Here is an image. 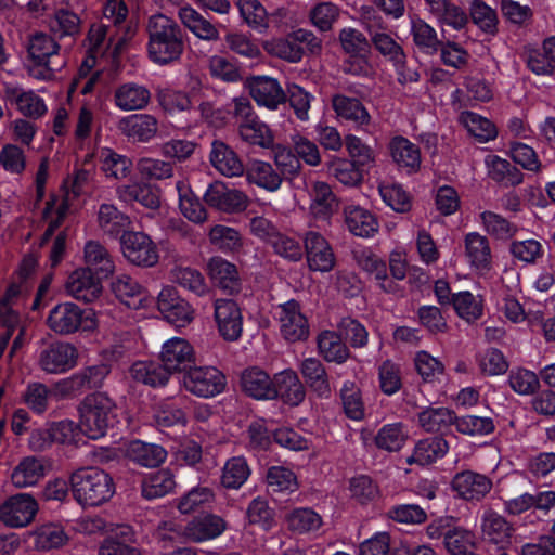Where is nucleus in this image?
Here are the masks:
<instances>
[{"label": "nucleus", "instance_id": "obj_1", "mask_svg": "<svg viewBox=\"0 0 555 555\" xmlns=\"http://www.w3.org/2000/svg\"><path fill=\"white\" fill-rule=\"evenodd\" d=\"M146 30L152 62L166 65L180 59L184 48L183 33L175 20L162 13L154 14L147 21Z\"/></svg>", "mask_w": 555, "mask_h": 555}, {"label": "nucleus", "instance_id": "obj_2", "mask_svg": "<svg viewBox=\"0 0 555 555\" xmlns=\"http://www.w3.org/2000/svg\"><path fill=\"white\" fill-rule=\"evenodd\" d=\"M69 481L73 496L81 506L102 505L115 493L113 478L98 467L77 469L72 474Z\"/></svg>", "mask_w": 555, "mask_h": 555}, {"label": "nucleus", "instance_id": "obj_3", "mask_svg": "<svg viewBox=\"0 0 555 555\" xmlns=\"http://www.w3.org/2000/svg\"><path fill=\"white\" fill-rule=\"evenodd\" d=\"M115 401L106 392L88 395L79 406L80 431L90 439L104 437L117 417Z\"/></svg>", "mask_w": 555, "mask_h": 555}, {"label": "nucleus", "instance_id": "obj_4", "mask_svg": "<svg viewBox=\"0 0 555 555\" xmlns=\"http://www.w3.org/2000/svg\"><path fill=\"white\" fill-rule=\"evenodd\" d=\"M262 48L272 57L296 64L302 60L306 51L319 53L322 43L311 30L297 28L286 35L263 40Z\"/></svg>", "mask_w": 555, "mask_h": 555}, {"label": "nucleus", "instance_id": "obj_5", "mask_svg": "<svg viewBox=\"0 0 555 555\" xmlns=\"http://www.w3.org/2000/svg\"><path fill=\"white\" fill-rule=\"evenodd\" d=\"M47 325L55 334L70 335L79 331L91 332L98 323L91 310H82L76 304L67 301L50 310Z\"/></svg>", "mask_w": 555, "mask_h": 555}, {"label": "nucleus", "instance_id": "obj_6", "mask_svg": "<svg viewBox=\"0 0 555 555\" xmlns=\"http://www.w3.org/2000/svg\"><path fill=\"white\" fill-rule=\"evenodd\" d=\"M182 384L196 397L214 398L225 389L227 378L216 366H193L185 371Z\"/></svg>", "mask_w": 555, "mask_h": 555}, {"label": "nucleus", "instance_id": "obj_7", "mask_svg": "<svg viewBox=\"0 0 555 555\" xmlns=\"http://www.w3.org/2000/svg\"><path fill=\"white\" fill-rule=\"evenodd\" d=\"M111 373L109 365L99 363L81 369L69 377L59 380L54 395L59 398L73 397L86 389L99 388Z\"/></svg>", "mask_w": 555, "mask_h": 555}, {"label": "nucleus", "instance_id": "obj_8", "mask_svg": "<svg viewBox=\"0 0 555 555\" xmlns=\"http://www.w3.org/2000/svg\"><path fill=\"white\" fill-rule=\"evenodd\" d=\"M120 250L130 263L150 268L158 262V251L152 238L141 231L124 232L120 237Z\"/></svg>", "mask_w": 555, "mask_h": 555}, {"label": "nucleus", "instance_id": "obj_9", "mask_svg": "<svg viewBox=\"0 0 555 555\" xmlns=\"http://www.w3.org/2000/svg\"><path fill=\"white\" fill-rule=\"evenodd\" d=\"M479 534L483 543L504 550L512 544L515 528L505 516L487 507L479 516Z\"/></svg>", "mask_w": 555, "mask_h": 555}, {"label": "nucleus", "instance_id": "obj_10", "mask_svg": "<svg viewBox=\"0 0 555 555\" xmlns=\"http://www.w3.org/2000/svg\"><path fill=\"white\" fill-rule=\"evenodd\" d=\"M78 363V350L70 343H52L39 351L38 365L48 374H62Z\"/></svg>", "mask_w": 555, "mask_h": 555}, {"label": "nucleus", "instance_id": "obj_11", "mask_svg": "<svg viewBox=\"0 0 555 555\" xmlns=\"http://www.w3.org/2000/svg\"><path fill=\"white\" fill-rule=\"evenodd\" d=\"M282 336L292 343L305 340L309 336V324L299 304L292 299L275 308Z\"/></svg>", "mask_w": 555, "mask_h": 555}, {"label": "nucleus", "instance_id": "obj_12", "mask_svg": "<svg viewBox=\"0 0 555 555\" xmlns=\"http://www.w3.org/2000/svg\"><path fill=\"white\" fill-rule=\"evenodd\" d=\"M37 512V501L28 493H20L0 505V520L7 527L23 528L34 520Z\"/></svg>", "mask_w": 555, "mask_h": 555}, {"label": "nucleus", "instance_id": "obj_13", "mask_svg": "<svg viewBox=\"0 0 555 555\" xmlns=\"http://www.w3.org/2000/svg\"><path fill=\"white\" fill-rule=\"evenodd\" d=\"M157 307L164 319L176 328L188 326L194 320L193 307L178 296L172 287H164L157 297Z\"/></svg>", "mask_w": 555, "mask_h": 555}, {"label": "nucleus", "instance_id": "obj_14", "mask_svg": "<svg viewBox=\"0 0 555 555\" xmlns=\"http://www.w3.org/2000/svg\"><path fill=\"white\" fill-rule=\"evenodd\" d=\"M214 318L219 334L229 341L237 340L243 333V315L232 299L219 298L214 301Z\"/></svg>", "mask_w": 555, "mask_h": 555}, {"label": "nucleus", "instance_id": "obj_15", "mask_svg": "<svg viewBox=\"0 0 555 555\" xmlns=\"http://www.w3.org/2000/svg\"><path fill=\"white\" fill-rule=\"evenodd\" d=\"M29 59L35 65L42 67L47 73L43 78L62 66V62H55L59 57L60 44L48 34L37 33L33 35L27 44Z\"/></svg>", "mask_w": 555, "mask_h": 555}, {"label": "nucleus", "instance_id": "obj_16", "mask_svg": "<svg viewBox=\"0 0 555 555\" xmlns=\"http://www.w3.org/2000/svg\"><path fill=\"white\" fill-rule=\"evenodd\" d=\"M227 530L225 520L216 514H204L191 519L180 532V537L192 543H202L220 537Z\"/></svg>", "mask_w": 555, "mask_h": 555}, {"label": "nucleus", "instance_id": "obj_17", "mask_svg": "<svg viewBox=\"0 0 555 555\" xmlns=\"http://www.w3.org/2000/svg\"><path fill=\"white\" fill-rule=\"evenodd\" d=\"M159 357L168 376L173 372L185 371L195 362L193 346L182 337L167 339L162 346Z\"/></svg>", "mask_w": 555, "mask_h": 555}, {"label": "nucleus", "instance_id": "obj_18", "mask_svg": "<svg viewBox=\"0 0 555 555\" xmlns=\"http://www.w3.org/2000/svg\"><path fill=\"white\" fill-rule=\"evenodd\" d=\"M118 131L132 143H147L158 132V120L146 113L121 117L117 122Z\"/></svg>", "mask_w": 555, "mask_h": 555}, {"label": "nucleus", "instance_id": "obj_19", "mask_svg": "<svg viewBox=\"0 0 555 555\" xmlns=\"http://www.w3.org/2000/svg\"><path fill=\"white\" fill-rule=\"evenodd\" d=\"M307 262L311 270L330 272L336 263L335 255L328 242L317 231H309L304 236Z\"/></svg>", "mask_w": 555, "mask_h": 555}, {"label": "nucleus", "instance_id": "obj_20", "mask_svg": "<svg viewBox=\"0 0 555 555\" xmlns=\"http://www.w3.org/2000/svg\"><path fill=\"white\" fill-rule=\"evenodd\" d=\"M205 202L224 212H238L247 207L248 198L240 190L229 188L223 182L211 183L204 194Z\"/></svg>", "mask_w": 555, "mask_h": 555}, {"label": "nucleus", "instance_id": "obj_21", "mask_svg": "<svg viewBox=\"0 0 555 555\" xmlns=\"http://www.w3.org/2000/svg\"><path fill=\"white\" fill-rule=\"evenodd\" d=\"M66 293L86 302L98 299L103 291L101 280L88 268L74 270L65 282Z\"/></svg>", "mask_w": 555, "mask_h": 555}, {"label": "nucleus", "instance_id": "obj_22", "mask_svg": "<svg viewBox=\"0 0 555 555\" xmlns=\"http://www.w3.org/2000/svg\"><path fill=\"white\" fill-rule=\"evenodd\" d=\"M111 289L115 297L130 309L144 308L152 302L147 291L134 278L126 273L113 279Z\"/></svg>", "mask_w": 555, "mask_h": 555}, {"label": "nucleus", "instance_id": "obj_23", "mask_svg": "<svg viewBox=\"0 0 555 555\" xmlns=\"http://www.w3.org/2000/svg\"><path fill=\"white\" fill-rule=\"evenodd\" d=\"M452 489L463 500L479 502L491 491L492 481L486 475L464 470L453 477Z\"/></svg>", "mask_w": 555, "mask_h": 555}, {"label": "nucleus", "instance_id": "obj_24", "mask_svg": "<svg viewBox=\"0 0 555 555\" xmlns=\"http://www.w3.org/2000/svg\"><path fill=\"white\" fill-rule=\"evenodd\" d=\"M249 91L259 106L271 111L278 109L286 101V93L279 80L269 76L253 78L249 82Z\"/></svg>", "mask_w": 555, "mask_h": 555}, {"label": "nucleus", "instance_id": "obj_25", "mask_svg": "<svg viewBox=\"0 0 555 555\" xmlns=\"http://www.w3.org/2000/svg\"><path fill=\"white\" fill-rule=\"evenodd\" d=\"M207 273L211 282L223 292L240 293L242 282L236 266L222 257H212L207 263Z\"/></svg>", "mask_w": 555, "mask_h": 555}, {"label": "nucleus", "instance_id": "obj_26", "mask_svg": "<svg viewBox=\"0 0 555 555\" xmlns=\"http://www.w3.org/2000/svg\"><path fill=\"white\" fill-rule=\"evenodd\" d=\"M88 176L89 175L86 170L78 171L75 176L72 194L66 193L65 196L53 197L50 202L47 203V207L44 209V218L50 221L46 231V236L52 235L55 229L61 224L63 218L66 216L69 209L70 198H74L79 194L80 185L87 181Z\"/></svg>", "mask_w": 555, "mask_h": 555}, {"label": "nucleus", "instance_id": "obj_27", "mask_svg": "<svg viewBox=\"0 0 555 555\" xmlns=\"http://www.w3.org/2000/svg\"><path fill=\"white\" fill-rule=\"evenodd\" d=\"M358 266L366 272L376 285L386 293L397 294L399 292L398 284L388 276L386 262L376 254L369 249L358 251L356 254Z\"/></svg>", "mask_w": 555, "mask_h": 555}, {"label": "nucleus", "instance_id": "obj_28", "mask_svg": "<svg viewBox=\"0 0 555 555\" xmlns=\"http://www.w3.org/2000/svg\"><path fill=\"white\" fill-rule=\"evenodd\" d=\"M332 107L338 119L352 122L357 128L366 130L371 115L360 100L344 94L332 96Z\"/></svg>", "mask_w": 555, "mask_h": 555}, {"label": "nucleus", "instance_id": "obj_29", "mask_svg": "<svg viewBox=\"0 0 555 555\" xmlns=\"http://www.w3.org/2000/svg\"><path fill=\"white\" fill-rule=\"evenodd\" d=\"M465 257L469 266L485 273L491 269L492 254L488 238L478 232H469L464 237Z\"/></svg>", "mask_w": 555, "mask_h": 555}, {"label": "nucleus", "instance_id": "obj_30", "mask_svg": "<svg viewBox=\"0 0 555 555\" xmlns=\"http://www.w3.org/2000/svg\"><path fill=\"white\" fill-rule=\"evenodd\" d=\"M299 371L307 386L319 398H328L332 393L328 375L322 362L317 358H306L299 364Z\"/></svg>", "mask_w": 555, "mask_h": 555}, {"label": "nucleus", "instance_id": "obj_31", "mask_svg": "<svg viewBox=\"0 0 555 555\" xmlns=\"http://www.w3.org/2000/svg\"><path fill=\"white\" fill-rule=\"evenodd\" d=\"M272 379L264 371L258 367H248L241 374V387L245 393L258 399L270 400L275 398Z\"/></svg>", "mask_w": 555, "mask_h": 555}, {"label": "nucleus", "instance_id": "obj_32", "mask_svg": "<svg viewBox=\"0 0 555 555\" xmlns=\"http://www.w3.org/2000/svg\"><path fill=\"white\" fill-rule=\"evenodd\" d=\"M46 475L44 461L37 456H25L12 469L10 478L15 488L33 487Z\"/></svg>", "mask_w": 555, "mask_h": 555}, {"label": "nucleus", "instance_id": "obj_33", "mask_svg": "<svg viewBox=\"0 0 555 555\" xmlns=\"http://www.w3.org/2000/svg\"><path fill=\"white\" fill-rule=\"evenodd\" d=\"M116 195L120 202L126 204L139 203L145 208L157 209L160 206L158 192L150 184L143 182H132L121 184L116 189Z\"/></svg>", "mask_w": 555, "mask_h": 555}, {"label": "nucleus", "instance_id": "obj_34", "mask_svg": "<svg viewBox=\"0 0 555 555\" xmlns=\"http://www.w3.org/2000/svg\"><path fill=\"white\" fill-rule=\"evenodd\" d=\"M150 99V91L135 82L120 85L114 91V103L122 112L142 109L149 104Z\"/></svg>", "mask_w": 555, "mask_h": 555}, {"label": "nucleus", "instance_id": "obj_35", "mask_svg": "<svg viewBox=\"0 0 555 555\" xmlns=\"http://www.w3.org/2000/svg\"><path fill=\"white\" fill-rule=\"evenodd\" d=\"M273 389L275 398L281 397L289 405L300 404L306 397L305 387L293 370H284L275 374Z\"/></svg>", "mask_w": 555, "mask_h": 555}, {"label": "nucleus", "instance_id": "obj_36", "mask_svg": "<svg viewBox=\"0 0 555 555\" xmlns=\"http://www.w3.org/2000/svg\"><path fill=\"white\" fill-rule=\"evenodd\" d=\"M344 215L348 230L356 236L371 237L378 231L375 216L360 206H346Z\"/></svg>", "mask_w": 555, "mask_h": 555}, {"label": "nucleus", "instance_id": "obj_37", "mask_svg": "<svg viewBox=\"0 0 555 555\" xmlns=\"http://www.w3.org/2000/svg\"><path fill=\"white\" fill-rule=\"evenodd\" d=\"M211 165L223 176L238 177L244 166L236 153L222 141H214L210 151Z\"/></svg>", "mask_w": 555, "mask_h": 555}, {"label": "nucleus", "instance_id": "obj_38", "mask_svg": "<svg viewBox=\"0 0 555 555\" xmlns=\"http://www.w3.org/2000/svg\"><path fill=\"white\" fill-rule=\"evenodd\" d=\"M96 221L102 232L111 237H120L131 225L130 218L112 204L99 207Z\"/></svg>", "mask_w": 555, "mask_h": 555}, {"label": "nucleus", "instance_id": "obj_39", "mask_svg": "<svg viewBox=\"0 0 555 555\" xmlns=\"http://www.w3.org/2000/svg\"><path fill=\"white\" fill-rule=\"evenodd\" d=\"M83 261L86 268L104 278L112 275L115 271L113 257L106 247L98 241L91 240L85 244Z\"/></svg>", "mask_w": 555, "mask_h": 555}, {"label": "nucleus", "instance_id": "obj_40", "mask_svg": "<svg viewBox=\"0 0 555 555\" xmlns=\"http://www.w3.org/2000/svg\"><path fill=\"white\" fill-rule=\"evenodd\" d=\"M181 23L197 38L205 41H216L220 34L215 25L206 20L199 12L190 5L179 10Z\"/></svg>", "mask_w": 555, "mask_h": 555}, {"label": "nucleus", "instance_id": "obj_41", "mask_svg": "<svg viewBox=\"0 0 555 555\" xmlns=\"http://www.w3.org/2000/svg\"><path fill=\"white\" fill-rule=\"evenodd\" d=\"M448 450L449 444L443 438H426L415 444L413 453L406 459V462L421 466L429 465L442 459Z\"/></svg>", "mask_w": 555, "mask_h": 555}, {"label": "nucleus", "instance_id": "obj_42", "mask_svg": "<svg viewBox=\"0 0 555 555\" xmlns=\"http://www.w3.org/2000/svg\"><path fill=\"white\" fill-rule=\"evenodd\" d=\"M125 454L131 461L145 467L158 466L167 457V452L163 447L153 443H145L140 440L127 443Z\"/></svg>", "mask_w": 555, "mask_h": 555}, {"label": "nucleus", "instance_id": "obj_43", "mask_svg": "<svg viewBox=\"0 0 555 555\" xmlns=\"http://www.w3.org/2000/svg\"><path fill=\"white\" fill-rule=\"evenodd\" d=\"M247 180L269 192L278 191L283 182L281 175L264 160L254 159L246 169Z\"/></svg>", "mask_w": 555, "mask_h": 555}, {"label": "nucleus", "instance_id": "obj_44", "mask_svg": "<svg viewBox=\"0 0 555 555\" xmlns=\"http://www.w3.org/2000/svg\"><path fill=\"white\" fill-rule=\"evenodd\" d=\"M392 160L408 172L415 171L421 165L420 149L403 137H395L389 143Z\"/></svg>", "mask_w": 555, "mask_h": 555}, {"label": "nucleus", "instance_id": "obj_45", "mask_svg": "<svg viewBox=\"0 0 555 555\" xmlns=\"http://www.w3.org/2000/svg\"><path fill=\"white\" fill-rule=\"evenodd\" d=\"M31 537L38 551L60 548L67 544L69 540L64 527L56 522L42 524L31 532Z\"/></svg>", "mask_w": 555, "mask_h": 555}, {"label": "nucleus", "instance_id": "obj_46", "mask_svg": "<svg viewBox=\"0 0 555 555\" xmlns=\"http://www.w3.org/2000/svg\"><path fill=\"white\" fill-rule=\"evenodd\" d=\"M318 350L325 361L336 364L345 363L350 356L340 335L334 331H323L319 334Z\"/></svg>", "mask_w": 555, "mask_h": 555}, {"label": "nucleus", "instance_id": "obj_47", "mask_svg": "<svg viewBox=\"0 0 555 555\" xmlns=\"http://www.w3.org/2000/svg\"><path fill=\"white\" fill-rule=\"evenodd\" d=\"M485 165L488 176L496 182L504 183L506 185H517L522 181L521 172L507 159L498 155H487L485 158Z\"/></svg>", "mask_w": 555, "mask_h": 555}, {"label": "nucleus", "instance_id": "obj_48", "mask_svg": "<svg viewBox=\"0 0 555 555\" xmlns=\"http://www.w3.org/2000/svg\"><path fill=\"white\" fill-rule=\"evenodd\" d=\"M285 524L289 531L296 534H306L322 527V517L309 507H298L285 516Z\"/></svg>", "mask_w": 555, "mask_h": 555}, {"label": "nucleus", "instance_id": "obj_49", "mask_svg": "<svg viewBox=\"0 0 555 555\" xmlns=\"http://www.w3.org/2000/svg\"><path fill=\"white\" fill-rule=\"evenodd\" d=\"M237 131L240 138L248 144L263 149L273 146L274 135L271 129L258 117L238 122Z\"/></svg>", "mask_w": 555, "mask_h": 555}, {"label": "nucleus", "instance_id": "obj_50", "mask_svg": "<svg viewBox=\"0 0 555 555\" xmlns=\"http://www.w3.org/2000/svg\"><path fill=\"white\" fill-rule=\"evenodd\" d=\"M176 188L179 195V209L181 214L191 222H205L207 220V211L189 185L184 181H178Z\"/></svg>", "mask_w": 555, "mask_h": 555}, {"label": "nucleus", "instance_id": "obj_51", "mask_svg": "<svg viewBox=\"0 0 555 555\" xmlns=\"http://www.w3.org/2000/svg\"><path fill=\"white\" fill-rule=\"evenodd\" d=\"M176 481L172 473L160 469L147 475L141 485L142 495L147 500L163 498L173 491Z\"/></svg>", "mask_w": 555, "mask_h": 555}, {"label": "nucleus", "instance_id": "obj_52", "mask_svg": "<svg viewBox=\"0 0 555 555\" xmlns=\"http://www.w3.org/2000/svg\"><path fill=\"white\" fill-rule=\"evenodd\" d=\"M336 206V198L331 186L325 182H314L310 204V211L313 217L326 220L332 216Z\"/></svg>", "mask_w": 555, "mask_h": 555}, {"label": "nucleus", "instance_id": "obj_53", "mask_svg": "<svg viewBox=\"0 0 555 555\" xmlns=\"http://www.w3.org/2000/svg\"><path fill=\"white\" fill-rule=\"evenodd\" d=\"M418 425L427 433H441L448 429L455 421L452 410L443 406H429L417 415Z\"/></svg>", "mask_w": 555, "mask_h": 555}, {"label": "nucleus", "instance_id": "obj_54", "mask_svg": "<svg viewBox=\"0 0 555 555\" xmlns=\"http://www.w3.org/2000/svg\"><path fill=\"white\" fill-rule=\"evenodd\" d=\"M527 64L538 75L552 74L555 68V37L545 39L541 49L530 50Z\"/></svg>", "mask_w": 555, "mask_h": 555}, {"label": "nucleus", "instance_id": "obj_55", "mask_svg": "<svg viewBox=\"0 0 555 555\" xmlns=\"http://www.w3.org/2000/svg\"><path fill=\"white\" fill-rule=\"evenodd\" d=\"M99 158L101 170L108 178L121 180L127 178L131 171V159L109 147L102 149Z\"/></svg>", "mask_w": 555, "mask_h": 555}, {"label": "nucleus", "instance_id": "obj_56", "mask_svg": "<svg viewBox=\"0 0 555 555\" xmlns=\"http://www.w3.org/2000/svg\"><path fill=\"white\" fill-rule=\"evenodd\" d=\"M240 16L244 23L258 33L267 31L268 12L259 0H236Z\"/></svg>", "mask_w": 555, "mask_h": 555}, {"label": "nucleus", "instance_id": "obj_57", "mask_svg": "<svg viewBox=\"0 0 555 555\" xmlns=\"http://www.w3.org/2000/svg\"><path fill=\"white\" fill-rule=\"evenodd\" d=\"M130 375L133 379L153 387L164 386L168 383V372L155 362L138 361L130 367Z\"/></svg>", "mask_w": 555, "mask_h": 555}, {"label": "nucleus", "instance_id": "obj_58", "mask_svg": "<svg viewBox=\"0 0 555 555\" xmlns=\"http://www.w3.org/2000/svg\"><path fill=\"white\" fill-rule=\"evenodd\" d=\"M479 218L482 229L495 240L506 241L517 233V225L496 212L486 210L480 214Z\"/></svg>", "mask_w": 555, "mask_h": 555}, {"label": "nucleus", "instance_id": "obj_59", "mask_svg": "<svg viewBox=\"0 0 555 555\" xmlns=\"http://www.w3.org/2000/svg\"><path fill=\"white\" fill-rule=\"evenodd\" d=\"M461 124L479 142H488L496 138L495 126L486 117L473 112H463L460 116Z\"/></svg>", "mask_w": 555, "mask_h": 555}, {"label": "nucleus", "instance_id": "obj_60", "mask_svg": "<svg viewBox=\"0 0 555 555\" xmlns=\"http://www.w3.org/2000/svg\"><path fill=\"white\" fill-rule=\"evenodd\" d=\"M21 289L17 285H11L0 299V324L5 331H13L22 324L21 315L16 310V298Z\"/></svg>", "mask_w": 555, "mask_h": 555}, {"label": "nucleus", "instance_id": "obj_61", "mask_svg": "<svg viewBox=\"0 0 555 555\" xmlns=\"http://www.w3.org/2000/svg\"><path fill=\"white\" fill-rule=\"evenodd\" d=\"M250 475L249 466L243 456H234L223 467L221 482L225 488H241Z\"/></svg>", "mask_w": 555, "mask_h": 555}, {"label": "nucleus", "instance_id": "obj_62", "mask_svg": "<svg viewBox=\"0 0 555 555\" xmlns=\"http://www.w3.org/2000/svg\"><path fill=\"white\" fill-rule=\"evenodd\" d=\"M209 242L222 251H237L242 245L238 231L222 224L214 225L208 233Z\"/></svg>", "mask_w": 555, "mask_h": 555}, {"label": "nucleus", "instance_id": "obj_63", "mask_svg": "<svg viewBox=\"0 0 555 555\" xmlns=\"http://www.w3.org/2000/svg\"><path fill=\"white\" fill-rule=\"evenodd\" d=\"M411 34L414 43L427 53L438 50L440 41L434 27L421 18L411 20Z\"/></svg>", "mask_w": 555, "mask_h": 555}, {"label": "nucleus", "instance_id": "obj_64", "mask_svg": "<svg viewBox=\"0 0 555 555\" xmlns=\"http://www.w3.org/2000/svg\"><path fill=\"white\" fill-rule=\"evenodd\" d=\"M215 500L212 490L208 487H196L180 498L177 508L182 514H192L206 507Z\"/></svg>", "mask_w": 555, "mask_h": 555}]
</instances>
